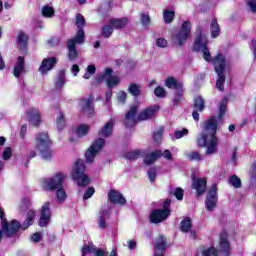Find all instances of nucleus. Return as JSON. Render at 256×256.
Wrapping results in <instances>:
<instances>
[{
	"label": "nucleus",
	"instance_id": "obj_1",
	"mask_svg": "<svg viewBox=\"0 0 256 256\" xmlns=\"http://www.w3.org/2000/svg\"><path fill=\"white\" fill-rule=\"evenodd\" d=\"M194 49L195 51H202L205 61L208 63H211L212 61L215 72L218 75L216 88L219 89V91H223V83H225V67H227L225 56L223 54H218L211 59V52L209 51V48H207V36L201 31H198V35L196 36Z\"/></svg>",
	"mask_w": 256,
	"mask_h": 256
},
{
	"label": "nucleus",
	"instance_id": "obj_2",
	"mask_svg": "<svg viewBox=\"0 0 256 256\" xmlns=\"http://www.w3.org/2000/svg\"><path fill=\"white\" fill-rule=\"evenodd\" d=\"M217 133V120L215 118L208 119L203 125V132L197 138L198 147H207L206 155H215L217 153V145L219 138Z\"/></svg>",
	"mask_w": 256,
	"mask_h": 256
},
{
	"label": "nucleus",
	"instance_id": "obj_3",
	"mask_svg": "<svg viewBox=\"0 0 256 256\" xmlns=\"http://www.w3.org/2000/svg\"><path fill=\"white\" fill-rule=\"evenodd\" d=\"M0 219H1V225L2 229L0 230V241L3 239V235L6 237H13L19 231V229H28L30 225H33V222L35 221V211L30 210L27 214V218L24 221V223L21 225L19 221L12 220L10 222H7V219H5V212L3 211V208H0Z\"/></svg>",
	"mask_w": 256,
	"mask_h": 256
},
{
	"label": "nucleus",
	"instance_id": "obj_4",
	"mask_svg": "<svg viewBox=\"0 0 256 256\" xmlns=\"http://www.w3.org/2000/svg\"><path fill=\"white\" fill-rule=\"evenodd\" d=\"M71 177L73 181L77 182L79 187H87L90 183L89 176L85 174V162L83 160H77L72 167Z\"/></svg>",
	"mask_w": 256,
	"mask_h": 256
},
{
	"label": "nucleus",
	"instance_id": "obj_5",
	"mask_svg": "<svg viewBox=\"0 0 256 256\" xmlns=\"http://www.w3.org/2000/svg\"><path fill=\"white\" fill-rule=\"evenodd\" d=\"M191 37V22L184 21L181 28L172 35V41L176 47H183L187 39Z\"/></svg>",
	"mask_w": 256,
	"mask_h": 256
},
{
	"label": "nucleus",
	"instance_id": "obj_6",
	"mask_svg": "<svg viewBox=\"0 0 256 256\" xmlns=\"http://www.w3.org/2000/svg\"><path fill=\"white\" fill-rule=\"evenodd\" d=\"M66 179L67 175L59 172L50 178L43 179L42 187H44L46 191H55V189L63 187V183H65Z\"/></svg>",
	"mask_w": 256,
	"mask_h": 256
},
{
	"label": "nucleus",
	"instance_id": "obj_7",
	"mask_svg": "<svg viewBox=\"0 0 256 256\" xmlns=\"http://www.w3.org/2000/svg\"><path fill=\"white\" fill-rule=\"evenodd\" d=\"M97 83H103L106 81L107 87L109 89H113V87H117L119 83H121V79L117 75H113V69L106 68L103 74H100L96 78Z\"/></svg>",
	"mask_w": 256,
	"mask_h": 256
},
{
	"label": "nucleus",
	"instance_id": "obj_8",
	"mask_svg": "<svg viewBox=\"0 0 256 256\" xmlns=\"http://www.w3.org/2000/svg\"><path fill=\"white\" fill-rule=\"evenodd\" d=\"M169 205H171V200L167 199L163 203L164 209L154 210L150 215L151 223H163L169 215H171V210L169 209Z\"/></svg>",
	"mask_w": 256,
	"mask_h": 256
},
{
	"label": "nucleus",
	"instance_id": "obj_9",
	"mask_svg": "<svg viewBox=\"0 0 256 256\" xmlns=\"http://www.w3.org/2000/svg\"><path fill=\"white\" fill-rule=\"evenodd\" d=\"M103 147H105V139L104 138L96 139L86 151L87 163H93V161L95 160V157H97V155L103 150Z\"/></svg>",
	"mask_w": 256,
	"mask_h": 256
},
{
	"label": "nucleus",
	"instance_id": "obj_10",
	"mask_svg": "<svg viewBox=\"0 0 256 256\" xmlns=\"http://www.w3.org/2000/svg\"><path fill=\"white\" fill-rule=\"evenodd\" d=\"M51 203L46 202L43 204L41 211H40V219H39V226L40 227H47L49 222L51 221Z\"/></svg>",
	"mask_w": 256,
	"mask_h": 256
},
{
	"label": "nucleus",
	"instance_id": "obj_11",
	"mask_svg": "<svg viewBox=\"0 0 256 256\" xmlns=\"http://www.w3.org/2000/svg\"><path fill=\"white\" fill-rule=\"evenodd\" d=\"M217 201V184H214L212 185L206 197L205 204L207 211H213V209L217 207Z\"/></svg>",
	"mask_w": 256,
	"mask_h": 256
},
{
	"label": "nucleus",
	"instance_id": "obj_12",
	"mask_svg": "<svg viewBox=\"0 0 256 256\" xmlns=\"http://www.w3.org/2000/svg\"><path fill=\"white\" fill-rule=\"evenodd\" d=\"M79 107L84 115L93 117L95 115V106H93V99L91 97L81 99L79 101Z\"/></svg>",
	"mask_w": 256,
	"mask_h": 256
},
{
	"label": "nucleus",
	"instance_id": "obj_13",
	"mask_svg": "<svg viewBox=\"0 0 256 256\" xmlns=\"http://www.w3.org/2000/svg\"><path fill=\"white\" fill-rule=\"evenodd\" d=\"M36 149H47V147H51V139H49V134L46 132H40L36 135L34 139Z\"/></svg>",
	"mask_w": 256,
	"mask_h": 256
},
{
	"label": "nucleus",
	"instance_id": "obj_14",
	"mask_svg": "<svg viewBox=\"0 0 256 256\" xmlns=\"http://www.w3.org/2000/svg\"><path fill=\"white\" fill-rule=\"evenodd\" d=\"M76 26L78 27V32L75 36L76 41L79 44L85 43V31L83 30V27H85V17L83 15H76Z\"/></svg>",
	"mask_w": 256,
	"mask_h": 256
},
{
	"label": "nucleus",
	"instance_id": "obj_15",
	"mask_svg": "<svg viewBox=\"0 0 256 256\" xmlns=\"http://www.w3.org/2000/svg\"><path fill=\"white\" fill-rule=\"evenodd\" d=\"M191 188L196 190L198 196L203 195L207 191V179L193 176Z\"/></svg>",
	"mask_w": 256,
	"mask_h": 256
},
{
	"label": "nucleus",
	"instance_id": "obj_16",
	"mask_svg": "<svg viewBox=\"0 0 256 256\" xmlns=\"http://www.w3.org/2000/svg\"><path fill=\"white\" fill-rule=\"evenodd\" d=\"M57 61L55 57L44 58L38 71L41 75H47L48 71H52L55 65H57Z\"/></svg>",
	"mask_w": 256,
	"mask_h": 256
},
{
	"label": "nucleus",
	"instance_id": "obj_17",
	"mask_svg": "<svg viewBox=\"0 0 256 256\" xmlns=\"http://www.w3.org/2000/svg\"><path fill=\"white\" fill-rule=\"evenodd\" d=\"M166 249L167 240L163 237V235H159L154 242V256H163Z\"/></svg>",
	"mask_w": 256,
	"mask_h": 256
},
{
	"label": "nucleus",
	"instance_id": "obj_18",
	"mask_svg": "<svg viewBox=\"0 0 256 256\" xmlns=\"http://www.w3.org/2000/svg\"><path fill=\"white\" fill-rule=\"evenodd\" d=\"M113 127H115V120L110 119L98 131V135H100V137H104L105 139L111 137V135H113Z\"/></svg>",
	"mask_w": 256,
	"mask_h": 256
},
{
	"label": "nucleus",
	"instance_id": "obj_19",
	"mask_svg": "<svg viewBox=\"0 0 256 256\" xmlns=\"http://www.w3.org/2000/svg\"><path fill=\"white\" fill-rule=\"evenodd\" d=\"M157 111H159L158 105L148 107L140 112L138 119L139 121H147V119H152V117H155V115H157Z\"/></svg>",
	"mask_w": 256,
	"mask_h": 256
},
{
	"label": "nucleus",
	"instance_id": "obj_20",
	"mask_svg": "<svg viewBox=\"0 0 256 256\" xmlns=\"http://www.w3.org/2000/svg\"><path fill=\"white\" fill-rule=\"evenodd\" d=\"M108 199L110 203H115V205H125L127 200L123 197V194L117 192L116 190H111L108 194Z\"/></svg>",
	"mask_w": 256,
	"mask_h": 256
},
{
	"label": "nucleus",
	"instance_id": "obj_21",
	"mask_svg": "<svg viewBox=\"0 0 256 256\" xmlns=\"http://www.w3.org/2000/svg\"><path fill=\"white\" fill-rule=\"evenodd\" d=\"M76 44L80 45L78 43L76 37L68 40L67 48L69 50L68 57H69L70 61H73L74 59H77V57H78L77 49H76V46H75Z\"/></svg>",
	"mask_w": 256,
	"mask_h": 256
},
{
	"label": "nucleus",
	"instance_id": "obj_22",
	"mask_svg": "<svg viewBox=\"0 0 256 256\" xmlns=\"http://www.w3.org/2000/svg\"><path fill=\"white\" fill-rule=\"evenodd\" d=\"M27 117H28L29 123L34 127H38V125L41 123V114L37 109L29 110L27 113Z\"/></svg>",
	"mask_w": 256,
	"mask_h": 256
},
{
	"label": "nucleus",
	"instance_id": "obj_23",
	"mask_svg": "<svg viewBox=\"0 0 256 256\" xmlns=\"http://www.w3.org/2000/svg\"><path fill=\"white\" fill-rule=\"evenodd\" d=\"M89 129H90L89 125L81 124L73 131L74 137L70 138V141H77V138L81 139V137H85V135L89 133Z\"/></svg>",
	"mask_w": 256,
	"mask_h": 256
},
{
	"label": "nucleus",
	"instance_id": "obj_24",
	"mask_svg": "<svg viewBox=\"0 0 256 256\" xmlns=\"http://www.w3.org/2000/svg\"><path fill=\"white\" fill-rule=\"evenodd\" d=\"M129 24V18H111L109 20V25L113 27V29H125Z\"/></svg>",
	"mask_w": 256,
	"mask_h": 256
},
{
	"label": "nucleus",
	"instance_id": "obj_25",
	"mask_svg": "<svg viewBox=\"0 0 256 256\" xmlns=\"http://www.w3.org/2000/svg\"><path fill=\"white\" fill-rule=\"evenodd\" d=\"M137 111H138L137 106H132L130 108V110L127 112V114L125 116L127 127H133V125H135V123H137V118H135Z\"/></svg>",
	"mask_w": 256,
	"mask_h": 256
},
{
	"label": "nucleus",
	"instance_id": "obj_26",
	"mask_svg": "<svg viewBox=\"0 0 256 256\" xmlns=\"http://www.w3.org/2000/svg\"><path fill=\"white\" fill-rule=\"evenodd\" d=\"M14 76L19 78L23 73H25V58L18 57L16 64L14 65L13 70Z\"/></svg>",
	"mask_w": 256,
	"mask_h": 256
},
{
	"label": "nucleus",
	"instance_id": "obj_27",
	"mask_svg": "<svg viewBox=\"0 0 256 256\" xmlns=\"http://www.w3.org/2000/svg\"><path fill=\"white\" fill-rule=\"evenodd\" d=\"M165 85L168 89H174V91H182L183 90V83L178 81L174 77H169L165 80Z\"/></svg>",
	"mask_w": 256,
	"mask_h": 256
},
{
	"label": "nucleus",
	"instance_id": "obj_28",
	"mask_svg": "<svg viewBox=\"0 0 256 256\" xmlns=\"http://www.w3.org/2000/svg\"><path fill=\"white\" fill-rule=\"evenodd\" d=\"M111 212L107 209H102L99 213L98 227L100 229H107V219H109Z\"/></svg>",
	"mask_w": 256,
	"mask_h": 256
},
{
	"label": "nucleus",
	"instance_id": "obj_29",
	"mask_svg": "<svg viewBox=\"0 0 256 256\" xmlns=\"http://www.w3.org/2000/svg\"><path fill=\"white\" fill-rule=\"evenodd\" d=\"M211 38L217 39L221 34V28H219V23L217 22V18H213L210 24Z\"/></svg>",
	"mask_w": 256,
	"mask_h": 256
},
{
	"label": "nucleus",
	"instance_id": "obj_30",
	"mask_svg": "<svg viewBox=\"0 0 256 256\" xmlns=\"http://www.w3.org/2000/svg\"><path fill=\"white\" fill-rule=\"evenodd\" d=\"M158 157H161L160 150H156L150 154H147L144 159L145 165H152V163H155L157 161Z\"/></svg>",
	"mask_w": 256,
	"mask_h": 256
},
{
	"label": "nucleus",
	"instance_id": "obj_31",
	"mask_svg": "<svg viewBox=\"0 0 256 256\" xmlns=\"http://www.w3.org/2000/svg\"><path fill=\"white\" fill-rule=\"evenodd\" d=\"M219 250L224 253L225 256H229L230 246L225 236H221L220 238Z\"/></svg>",
	"mask_w": 256,
	"mask_h": 256
},
{
	"label": "nucleus",
	"instance_id": "obj_32",
	"mask_svg": "<svg viewBox=\"0 0 256 256\" xmlns=\"http://www.w3.org/2000/svg\"><path fill=\"white\" fill-rule=\"evenodd\" d=\"M217 249L215 247L210 248H200L196 256H217Z\"/></svg>",
	"mask_w": 256,
	"mask_h": 256
},
{
	"label": "nucleus",
	"instance_id": "obj_33",
	"mask_svg": "<svg viewBox=\"0 0 256 256\" xmlns=\"http://www.w3.org/2000/svg\"><path fill=\"white\" fill-rule=\"evenodd\" d=\"M27 40H28L27 34L23 32H20L18 34L17 43H18L19 49H22V50L27 49Z\"/></svg>",
	"mask_w": 256,
	"mask_h": 256
},
{
	"label": "nucleus",
	"instance_id": "obj_34",
	"mask_svg": "<svg viewBox=\"0 0 256 256\" xmlns=\"http://www.w3.org/2000/svg\"><path fill=\"white\" fill-rule=\"evenodd\" d=\"M67 83V79L65 78V72H60L55 80V88L61 89L63 85Z\"/></svg>",
	"mask_w": 256,
	"mask_h": 256
},
{
	"label": "nucleus",
	"instance_id": "obj_35",
	"mask_svg": "<svg viewBox=\"0 0 256 256\" xmlns=\"http://www.w3.org/2000/svg\"><path fill=\"white\" fill-rule=\"evenodd\" d=\"M194 109L200 113L205 109V100L201 96H197L194 99Z\"/></svg>",
	"mask_w": 256,
	"mask_h": 256
},
{
	"label": "nucleus",
	"instance_id": "obj_36",
	"mask_svg": "<svg viewBox=\"0 0 256 256\" xmlns=\"http://www.w3.org/2000/svg\"><path fill=\"white\" fill-rule=\"evenodd\" d=\"M43 17L51 18L53 15H55V9L52 8V6H49V4H46L41 9Z\"/></svg>",
	"mask_w": 256,
	"mask_h": 256
},
{
	"label": "nucleus",
	"instance_id": "obj_37",
	"mask_svg": "<svg viewBox=\"0 0 256 256\" xmlns=\"http://www.w3.org/2000/svg\"><path fill=\"white\" fill-rule=\"evenodd\" d=\"M193 226L191 220L189 218H185L181 221L180 229L183 233H189L191 231V227Z\"/></svg>",
	"mask_w": 256,
	"mask_h": 256
},
{
	"label": "nucleus",
	"instance_id": "obj_38",
	"mask_svg": "<svg viewBox=\"0 0 256 256\" xmlns=\"http://www.w3.org/2000/svg\"><path fill=\"white\" fill-rule=\"evenodd\" d=\"M56 124L58 131H63V129H65V115H63V112L58 113Z\"/></svg>",
	"mask_w": 256,
	"mask_h": 256
},
{
	"label": "nucleus",
	"instance_id": "obj_39",
	"mask_svg": "<svg viewBox=\"0 0 256 256\" xmlns=\"http://www.w3.org/2000/svg\"><path fill=\"white\" fill-rule=\"evenodd\" d=\"M128 91L134 97H138V95H141V85L135 83L130 84Z\"/></svg>",
	"mask_w": 256,
	"mask_h": 256
},
{
	"label": "nucleus",
	"instance_id": "obj_40",
	"mask_svg": "<svg viewBox=\"0 0 256 256\" xmlns=\"http://www.w3.org/2000/svg\"><path fill=\"white\" fill-rule=\"evenodd\" d=\"M164 22L166 23H173V20L175 19V11L172 10H165L163 14Z\"/></svg>",
	"mask_w": 256,
	"mask_h": 256
},
{
	"label": "nucleus",
	"instance_id": "obj_41",
	"mask_svg": "<svg viewBox=\"0 0 256 256\" xmlns=\"http://www.w3.org/2000/svg\"><path fill=\"white\" fill-rule=\"evenodd\" d=\"M113 29L114 28L111 26V24H109V21H108V24H106L102 27V35L106 39H109V37H111V35H113Z\"/></svg>",
	"mask_w": 256,
	"mask_h": 256
},
{
	"label": "nucleus",
	"instance_id": "obj_42",
	"mask_svg": "<svg viewBox=\"0 0 256 256\" xmlns=\"http://www.w3.org/2000/svg\"><path fill=\"white\" fill-rule=\"evenodd\" d=\"M40 151V155L42 159H45V161H49L51 157L53 156L51 149L49 147L44 148L43 150L38 149Z\"/></svg>",
	"mask_w": 256,
	"mask_h": 256
},
{
	"label": "nucleus",
	"instance_id": "obj_43",
	"mask_svg": "<svg viewBox=\"0 0 256 256\" xmlns=\"http://www.w3.org/2000/svg\"><path fill=\"white\" fill-rule=\"evenodd\" d=\"M142 155L143 153L140 150H133L126 154V159L133 161L134 159H139Z\"/></svg>",
	"mask_w": 256,
	"mask_h": 256
},
{
	"label": "nucleus",
	"instance_id": "obj_44",
	"mask_svg": "<svg viewBox=\"0 0 256 256\" xmlns=\"http://www.w3.org/2000/svg\"><path fill=\"white\" fill-rule=\"evenodd\" d=\"M96 72H97V68L95 67V65H89L86 69L85 74L83 75V78L91 79V75H95Z\"/></svg>",
	"mask_w": 256,
	"mask_h": 256
},
{
	"label": "nucleus",
	"instance_id": "obj_45",
	"mask_svg": "<svg viewBox=\"0 0 256 256\" xmlns=\"http://www.w3.org/2000/svg\"><path fill=\"white\" fill-rule=\"evenodd\" d=\"M56 197H57L58 203H64V201L67 199V193L63 188H60L56 192Z\"/></svg>",
	"mask_w": 256,
	"mask_h": 256
},
{
	"label": "nucleus",
	"instance_id": "obj_46",
	"mask_svg": "<svg viewBox=\"0 0 256 256\" xmlns=\"http://www.w3.org/2000/svg\"><path fill=\"white\" fill-rule=\"evenodd\" d=\"M229 183L236 189L241 187V178L237 177V175H233L229 178Z\"/></svg>",
	"mask_w": 256,
	"mask_h": 256
},
{
	"label": "nucleus",
	"instance_id": "obj_47",
	"mask_svg": "<svg viewBox=\"0 0 256 256\" xmlns=\"http://www.w3.org/2000/svg\"><path fill=\"white\" fill-rule=\"evenodd\" d=\"M226 111H227V99H223L219 105V119H223V115H225Z\"/></svg>",
	"mask_w": 256,
	"mask_h": 256
},
{
	"label": "nucleus",
	"instance_id": "obj_48",
	"mask_svg": "<svg viewBox=\"0 0 256 256\" xmlns=\"http://www.w3.org/2000/svg\"><path fill=\"white\" fill-rule=\"evenodd\" d=\"M183 101V88L182 90H175L173 103L174 105H178V103H181Z\"/></svg>",
	"mask_w": 256,
	"mask_h": 256
},
{
	"label": "nucleus",
	"instance_id": "obj_49",
	"mask_svg": "<svg viewBox=\"0 0 256 256\" xmlns=\"http://www.w3.org/2000/svg\"><path fill=\"white\" fill-rule=\"evenodd\" d=\"M140 21L143 27H149L151 23V17L149 16V14L142 13Z\"/></svg>",
	"mask_w": 256,
	"mask_h": 256
},
{
	"label": "nucleus",
	"instance_id": "obj_50",
	"mask_svg": "<svg viewBox=\"0 0 256 256\" xmlns=\"http://www.w3.org/2000/svg\"><path fill=\"white\" fill-rule=\"evenodd\" d=\"M154 94L156 95V97L163 98L165 97V95H167V91L165 90V88L158 86L155 88Z\"/></svg>",
	"mask_w": 256,
	"mask_h": 256
},
{
	"label": "nucleus",
	"instance_id": "obj_51",
	"mask_svg": "<svg viewBox=\"0 0 256 256\" xmlns=\"http://www.w3.org/2000/svg\"><path fill=\"white\" fill-rule=\"evenodd\" d=\"M87 253H95V245L90 244L82 248V256L87 255Z\"/></svg>",
	"mask_w": 256,
	"mask_h": 256
},
{
	"label": "nucleus",
	"instance_id": "obj_52",
	"mask_svg": "<svg viewBox=\"0 0 256 256\" xmlns=\"http://www.w3.org/2000/svg\"><path fill=\"white\" fill-rule=\"evenodd\" d=\"M186 135H189V130H187L186 128H184L182 130H178L174 133V137L176 139H181L182 137H185Z\"/></svg>",
	"mask_w": 256,
	"mask_h": 256
},
{
	"label": "nucleus",
	"instance_id": "obj_53",
	"mask_svg": "<svg viewBox=\"0 0 256 256\" xmlns=\"http://www.w3.org/2000/svg\"><path fill=\"white\" fill-rule=\"evenodd\" d=\"M93 195H95V188L89 187L84 193V196H83L84 201H87V199H91Z\"/></svg>",
	"mask_w": 256,
	"mask_h": 256
},
{
	"label": "nucleus",
	"instance_id": "obj_54",
	"mask_svg": "<svg viewBox=\"0 0 256 256\" xmlns=\"http://www.w3.org/2000/svg\"><path fill=\"white\" fill-rule=\"evenodd\" d=\"M148 177H149V180L151 181V183H153L157 177V169L150 168L148 170Z\"/></svg>",
	"mask_w": 256,
	"mask_h": 256
},
{
	"label": "nucleus",
	"instance_id": "obj_55",
	"mask_svg": "<svg viewBox=\"0 0 256 256\" xmlns=\"http://www.w3.org/2000/svg\"><path fill=\"white\" fill-rule=\"evenodd\" d=\"M118 102H120L122 105L127 101V92L121 91L118 93L117 96Z\"/></svg>",
	"mask_w": 256,
	"mask_h": 256
},
{
	"label": "nucleus",
	"instance_id": "obj_56",
	"mask_svg": "<svg viewBox=\"0 0 256 256\" xmlns=\"http://www.w3.org/2000/svg\"><path fill=\"white\" fill-rule=\"evenodd\" d=\"M163 138V128H159L156 132H154V141L159 143Z\"/></svg>",
	"mask_w": 256,
	"mask_h": 256
},
{
	"label": "nucleus",
	"instance_id": "obj_57",
	"mask_svg": "<svg viewBox=\"0 0 256 256\" xmlns=\"http://www.w3.org/2000/svg\"><path fill=\"white\" fill-rule=\"evenodd\" d=\"M188 157L192 159V161H201V154L197 151L191 152Z\"/></svg>",
	"mask_w": 256,
	"mask_h": 256
},
{
	"label": "nucleus",
	"instance_id": "obj_58",
	"mask_svg": "<svg viewBox=\"0 0 256 256\" xmlns=\"http://www.w3.org/2000/svg\"><path fill=\"white\" fill-rule=\"evenodd\" d=\"M173 194L175 195L176 199H178V201H182L183 200V189L176 188L174 190Z\"/></svg>",
	"mask_w": 256,
	"mask_h": 256
},
{
	"label": "nucleus",
	"instance_id": "obj_59",
	"mask_svg": "<svg viewBox=\"0 0 256 256\" xmlns=\"http://www.w3.org/2000/svg\"><path fill=\"white\" fill-rule=\"evenodd\" d=\"M156 45L158 47H161L162 49H165V47H167L168 43L167 41L165 40V38H158L156 40Z\"/></svg>",
	"mask_w": 256,
	"mask_h": 256
},
{
	"label": "nucleus",
	"instance_id": "obj_60",
	"mask_svg": "<svg viewBox=\"0 0 256 256\" xmlns=\"http://www.w3.org/2000/svg\"><path fill=\"white\" fill-rule=\"evenodd\" d=\"M247 5L252 13H256V0H248Z\"/></svg>",
	"mask_w": 256,
	"mask_h": 256
},
{
	"label": "nucleus",
	"instance_id": "obj_61",
	"mask_svg": "<svg viewBox=\"0 0 256 256\" xmlns=\"http://www.w3.org/2000/svg\"><path fill=\"white\" fill-rule=\"evenodd\" d=\"M11 155H12L11 149L9 147L5 148L2 154L3 159L7 161L11 159Z\"/></svg>",
	"mask_w": 256,
	"mask_h": 256
},
{
	"label": "nucleus",
	"instance_id": "obj_62",
	"mask_svg": "<svg viewBox=\"0 0 256 256\" xmlns=\"http://www.w3.org/2000/svg\"><path fill=\"white\" fill-rule=\"evenodd\" d=\"M31 241L33 243H39V241H41V233L39 232L34 233L31 237Z\"/></svg>",
	"mask_w": 256,
	"mask_h": 256
},
{
	"label": "nucleus",
	"instance_id": "obj_63",
	"mask_svg": "<svg viewBox=\"0 0 256 256\" xmlns=\"http://www.w3.org/2000/svg\"><path fill=\"white\" fill-rule=\"evenodd\" d=\"M90 253H94L95 256H105V252L101 249H97L95 246H94V252H90Z\"/></svg>",
	"mask_w": 256,
	"mask_h": 256
},
{
	"label": "nucleus",
	"instance_id": "obj_64",
	"mask_svg": "<svg viewBox=\"0 0 256 256\" xmlns=\"http://www.w3.org/2000/svg\"><path fill=\"white\" fill-rule=\"evenodd\" d=\"M250 47L253 49L254 57H256V41L255 40L251 41Z\"/></svg>",
	"mask_w": 256,
	"mask_h": 256
}]
</instances>
